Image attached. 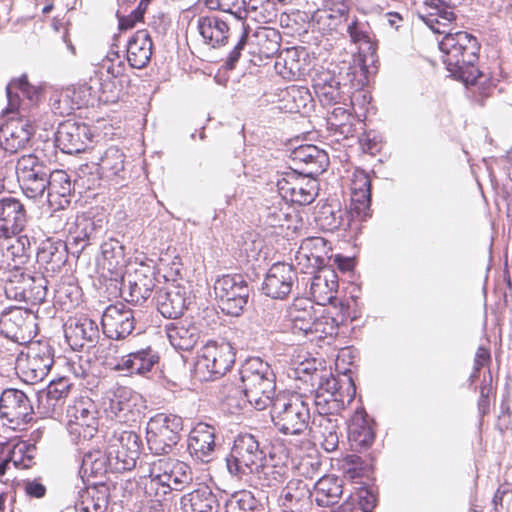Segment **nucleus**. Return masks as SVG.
Masks as SVG:
<instances>
[{
	"instance_id": "nucleus-56",
	"label": "nucleus",
	"mask_w": 512,
	"mask_h": 512,
	"mask_svg": "<svg viewBox=\"0 0 512 512\" xmlns=\"http://www.w3.org/2000/svg\"><path fill=\"white\" fill-rule=\"evenodd\" d=\"M101 253L111 266H117L124 261V246L116 239L110 238L101 244Z\"/></svg>"
},
{
	"instance_id": "nucleus-13",
	"label": "nucleus",
	"mask_w": 512,
	"mask_h": 512,
	"mask_svg": "<svg viewBox=\"0 0 512 512\" xmlns=\"http://www.w3.org/2000/svg\"><path fill=\"white\" fill-rule=\"evenodd\" d=\"M34 406L31 399L21 390L6 389L0 397V416L11 424L21 425L32 420Z\"/></svg>"
},
{
	"instance_id": "nucleus-62",
	"label": "nucleus",
	"mask_w": 512,
	"mask_h": 512,
	"mask_svg": "<svg viewBox=\"0 0 512 512\" xmlns=\"http://www.w3.org/2000/svg\"><path fill=\"white\" fill-rule=\"evenodd\" d=\"M34 277L35 275L25 272L24 277H22L24 282L21 287L8 288V298L28 303V292L30 291L33 283L35 282Z\"/></svg>"
},
{
	"instance_id": "nucleus-37",
	"label": "nucleus",
	"mask_w": 512,
	"mask_h": 512,
	"mask_svg": "<svg viewBox=\"0 0 512 512\" xmlns=\"http://www.w3.org/2000/svg\"><path fill=\"white\" fill-rule=\"evenodd\" d=\"M138 395L126 387H120L110 398L106 412L119 422H128L134 419L135 406Z\"/></svg>"
},
{
	"instance_id": "nucleus-50",
	"label": "nucleus",
	"mask_w": 512,
	"mask_h": 512,
	"mask_svg": "<svg viewBox=\"0 0 512 512\" xmlns=\"http://www.w3.org/2000/svg\"><path fill=\"white\" fill-rule=\"evenodd\" d=\"M347 32L352 42L360 45V51H376V46L370 39L368 25L366 23L354 20L348 25Z\"/></svg>"
},
{
	"instance_id": "nucleus-9",
	"label": "nucleus",
	"mask_w": 512,
	"mask_h": 512,
	"mask_svg": "<svg viewBox=\"0 0 512 512\" xmlns=\"http://www.w3.org/2000/svg\"><path fill=\"white\" fill-rule=\"evenodd\" d=\"M214 294L221 311L229 316H240L248 303L250 286L242 274H228L214 282Z\"/></svg>"
},
{
	"instance_id": "nucleus-51",
	"label": "nucleus",
	"mask_w": 512,
	"mask_h": 512,
	"mask_svg": "<svg viewBox=\"0 0 512 512\" xmlns=\"http://www.w3.org/2000/svg\"><path fill=\"white\" fill-rule=\"evenodd\" d=\"M107 452L111 462L110 467H112V472L122 473L135 468L137 459L131 458L129 454H126L110 444L107 446Z\"/></svg>"
},
{
	"instance_id": "nucleus-2",
	"label": "nucleus",
	"mask_w": 512,
	"mask_h": 512,
	"mask_svg": "<svg viewBox=\"0 0 512 512\" xmlns=\"http://www.w3.org/2000/svg\"><path fill=\"white\" fill-rule=\"evenodd\" d=\"M140 468L145 478V494L160 504L170 500L173 491H182L193 480L190 466L176 459L161 458Z\"/></svg>"
},
{
	"instance_id": "nucleus-17",
	"label": "nucleus",
	"mask_w": 512,
	"mask_h": 512,
	"mask_svg": "<svg viewBox=\"0 0 512 512\" xmlns=\"http://www.w3.org/2000/svg\"><path fill=\"white\" fill-rule=\"evenodd\" d=\"M297 280V272L292 265L287 263H275L266 273L262 284V291L273 299H284L292 291Z\"/></svg>"
},
{
	"instance_id": "nucleus-29",
	"label": "nucleus",
	"mask_w": 512,
	"mask_h": 512,
	"mask_svg": "<svg viewBox=\"0 0 512 512\" xmlns=\"http://www.w3.org/2000/svg\"><path fill=\"white\" fill-rule=\"evenodd\" d=\"M375 433L371 420L363 408H358L348 424V441L351 449L362 451L374 442Z\"/></svg>"
},
{
	"instance_id": "nucleus-7",
	"label": "nucleus",
	"mask_w": 512,
	"mask_h": 512,
	"mask_svg": "<svg viewBox=\"0 0 512 512\" xmlns=\"http://www.w3.org/2000/svg\"><path fill=\"white\" fill-rule=\"evenodd\" d=\"M235 362V351L229 342H208L198 353L195 374L201 381L223 376Z\"/></svg>"
},
{
	"instance_id": "nucleus-26",
	"label": "nucleus",
	"mask_w": 512,
	"mask_h": 512,
	"mask_svg": "<svg viewBox=\"0 0 512 512\" xmlns=\"http://www.w3.org/2000/svg\"><path fill=\"white\" fill-rule=\"evenodd\" d=\"M291 158L295 165L299 166L300 174L312 178L324 172L329 164L327 153L315 145H302L295 148Z\"/></svg>"
},
{
	"instance_id": "nucleus-32",
	"label": "nucleus",
	"mask_w": 512,
	"mask_h": 512,
	"mask_svg": "<svg viewBox=\"0 0 512 512\" xmlns=\"http://www.w3.org/2000/svg\"><path fill=\"white\" fill-rule=\"evenodd\" d=\"M109 488L104 483H96L78 491L75 502L77 512H104L107 509Z\"/></svg>"
},
{
	"instance_id": "nucleus-35",
	"label": "nucleus",
	"mask_w": 512,
	"mask_h": 512,
	"mask_svg": "<svg viewBox=\"0 0 512 512\" xmlns=\"http://www.w3.org/2000/svg\"><path fill=\"white\" fill-rule=\"evenodd\" d=\"M159 361V356L150 346L130 352L123 356L116 365L117 370H126L130 374L145 375Z\"/></svg>"
},
{
	"instance_id": "nucleus-8",
	"label": "nucleus",
	"mask_w": 512,
	"mask_h": 512,
	"mask_svg": "<svg viewBox=\"0 0 512 512\" xmlns=\"http://www.w3.org/2000/svg\"><path fill=\"white\" fill-rule=\"evenodd\" d=\"M98 414L97 405L88 396H80L68 404L67 430L72 441L78 444L96 435L99 425Z\"/></svg>"
},
{
	"instance_id": "nucleus-49",
	"label": "nucleus",
	"mask_w": 512,
	"mask_h": 512,
	"mask_svg": "<svg viewBox=\"0 0 512 512\" xmlns=\"http://www.w3.org/2000/svg\"><path fill=\"white\" fill-rule=\"evenodd\" d=\"M338 334V322L330 316H317L311 327L310 340L333 339Z\"/></svg>"
},
{
	"instance_id": "nucleus-53",
	"label": "nucleus",
	"mask_w": 512,
	"mask_h": 512,
	"mask_svg": "<svg viewBox=\"0 0 512 512\" xmlns=\"http://www.w3.org/2000/svg\"><path fill=\"white\" fill-rule=\"evenodd\" d=\"M294 373L295 379L309 384L312 388L326 379L327 376H330V374L324 373V371L314 367L310 362L300 363L294 370Z\"/></svg>"
},
{
	"instance_id": "nucleus-42",
	"label": "nucleus",
	"mask_w": 512,
	"mask_h": 512,
	"mask_svg": "<svg viewBox=\"0 0 512 512\" xmlns=\"http://www.w3.org/2000/svg\"><path fill=\"white\" fill-rule=\"evenodd\" d=\"M52 174L47 167H38L35 172L19 176L25 195L31 199L41 198L50 186Z\"/></svg>"
},
{
	"instance_id": "nucleus-44",
	"label": "nucleus",
	"mask_w": 512,
	"mask_h": 512,
	"mask_svg": "<svg viewBox=\"0 0 512 512\" xmlns=\"http://www.w3.org/2000/svg\"><path fill=\"white\" fill-rule=\"evenodd\" d=\"M108 444L129 454L131 458L138 460L140 456L142 442L140 436L134 431H114Z\"/></svg>"
},
{
	"instance_id": "nucleus-41",
	"label": "nucleus",
	"mask_w": 512,
	"mask_h": 512,
	"mask_svg": "<svg viewBox=\"0 0 512 512\" xmlns=\"http://www.w3.org/2000/svg\"><path fill=\"white\" fill-rule=\"evenodd\" d=\"M342 482L334 476H324L314 484V496L318 506L326 507L334 505L342 495Z\"/></svg>"
},
{
	"instance_id": "nucleus-34",
	"label": "nucleus",
	"mask_w": 512,
	"mask_h": 512,
	"mask_svg": "<svg viewBox=\"0 0 512 512\" xmlns=\"http://www.w3.org/2000/svg\"><path fill=\"white\" fill-rule=\"evenodd\" d=\"M197 28L203 42L211 48H219L228 42L229 26L226 21L216 16H201Z\"/></svg>"
},
{
	"instance_id": "nucleus-5",
	"label": "nucleus",
	"mask_w": 512,
	"mask_h": 512,
	"mask_svg": "<svg viewBox=\"0 0 512 512\" xmlns=\"http://www.w3.org/2000/svg\"><path fill=\"white\" fill-rule=\"evenodd\" d=\"M183 420L175 414L157 413L147 423L146 440L155 455L169 454L181 438Z\"/></svg>"
},
{
	"instance_id": "nucleus-33",
	"label": "nucleus",
	"mask_w": 512,
	"mask_h": 512,
	"mask_svg": "<svg viewBox=\"0 0 512 512\" xmlns=\"http://www.w3.org/2000/svg\"><path fill=\"white\" fill-rule=\"evenodd\" d=\"M92 163L97 166L101 178H125V155L117 147L111 146L98 156L92 157Z\"/></svg>"
},
{
	"instance_id": "nucleus-23",
	"label": "nucleus",
	"mask_w": 512,
	"mask_h": 512,
	"mask_svg": "<svg viewBox=\"0 0 512 512\" xmlns=\"http://www.w3.org/2000/svg\"><path fill=\"white\" fill-rule=\"evenodd\" d=\"M278 503L283 512H308L312 503V491L305 481L292 479L282 489Z\"/></svg>"
},
{
	"instance_id": "nucleus-30",
	"label": "nucleus",
	"mask_w": 512,
	"mask_h": 512,
	"mask_svg": "<svg viewBox=\"0 0 512 512\" xmlns=\"http://www.w3.org/2000/svg\"><path fill=\"white\" fill-rule=\"evenodd\" d=\"M182 512H218L220 503L207 485H200L180 499Z\"/></svg>"
},
{
	"instance_id": "nucleus-38",
	"label": "nucleus",
	"mask_w": 512,
	"mask_h": 512,
	"mask_svg": "<svg viewBox=\"0 0 512 512\" xmlns=\"http://www.w3.org/2000/svg\"><path fill=\"white\" fill-rule=\"evenodd\" d=\"M152 40L145 30L137 31L127 43V60L132 68L142 69L150 61Z\"/></svg>"
},
{
	"instance_id": "nucleus-43",
	"label": "nucleus",
	"mask_w": 512,
	"mask_h": 512,
	"mask_svg": "<svg viewBox=\"0 0 512 512\" xmlns=\"http://www.w3.org/2000/svg\"><path fill=\"white\" fill-rule=\"evenodd\" d=\"M20 93L31 101L37 95L36 89L28 83L26 75H22L18 79H13L7 85L6 94L8 106L4 111L5 113H13L19 108Z\"/></svg>"
},
{
	"instance_id": "nucleus-12",
	"label": "nucleus",
	"mask_w": 512,
	"mask_h": 512,
	"mask_svg": "<svg viewBox=\"0 0 512 512\" xmlns=\"http://www.w3.org/2000/svg\"><path fill=\"white\" fill-rule=\"evenodd\" d=\"M91 129L82 122L68 119L59 124L55 142L57 147L66 154H77L85 151L91 142Z\"/></svg>"
},
{
	"instance_id": "nucleus-28",
	"label": "nucleus",
	"mask_w": 512,
	"mask_h": 512,
	"mask_svg": "<svg viewBox=\"0 0 512 512\" xmlns=\"http://www.w3.org/2000/svg\"><path fill=\"white\" fill-rule=\"evenodd\" d=\"M314 304L308 298H296L287 307L284 318L289 323L293 333H303L309 336L315 321Z\"/></svg>"
},
{
	"instance_id": "nucleus-14",
	"label": "nucleus",
	"mask_w": 512,
	"mask_h": 512,
	"mask_svg": "<svg viewBox=\"0 0 512 512\" xmlns=\"http://www.w3.org/2000/svg\"><path fill=\"white\" fill-rule=\"evenodd\" d=\"M105 227L101 219L94 220L86 216H78L74 226L70 228L66 243L70 253L77 257L84 249L101 238Z\"/></svg>"
},
{
	"instance_id": "nucleus-27",
	"label": "nucleus",
	"mask_w": 512,
	"mask_h": 512,
	"mask_svg": "<svg viewBox=\"0 0 512 512\" xmlns=\"http://www.w3.org/2000/svg\"><path fill=\"white\" fill-rule=\"evenodd\" d=\"M337 416L317 413L308 427L312 437L318 440L327 452L335 451L339 445V420Z\"/></svg>"
},
{
	"instance_id": "nucleus-22",
	"label": "nucleus",
	"mask_w": 512,
	"mask_h": 512,
	"mask_svg": "<svg viewBox=\"0 0 512 512\" xmlns=\"http://www.w3.org/2000/svg\"><path fill=\"white\" fill-rule=\"evenodd\" d=\"M345 87L340 77L329 70L320 71L313 78L314 92L323 106L346 105L348 95L344 91Z\"/></svg>"
},
{
	"instance_id": "nucleus-25",
	"label": "nucleus",
	"mask_w": 512,
	"mask_h": 512,
	"mask_svg": "<svg viewBox=\"0 0 512 512\" xmlns=\"http://www.w3.org/2000/svg\"><path fill=\"white\" fill-rule=\"evenodd\" d=\"M0 237L9 238L18 234L27 222L24 205L14 197L0 199Z\"/></svg>"
},
{
	"instance_id": "nucleus-31",
	"label": "nucleus",
	"mask_w": 512,
	"mask_h": 512,
	"mask_svg": "<svg viewBox=\"0 0 512 512\" xmlns=\"http://www.w3.org/2000/svg\"><path fill=\"white\" fill-rule=\"evenodd\" d=\"M165 330L170 344L177 350H191L200 338L199 328L187 320L170 322Z\"/></svg>"
},
{
	"instance_id": "nucleus-15",
	"label": "nucleus",
	"mask_w": 512,
	"mask_h": 512,
	"mask_svg": "<svg viewBox=\"0 0 512 512\" xmlns=\"http://www.w3.org/2000/svg\"><path fill=\"white\" fill-rule=\"evenodd\" d=\"M70 388L71 384L65 378L51 381L45 389L35 394L37 413L42 417L56 418L60 416Z\"/></svg>"
},
{
	"instance_id": "nucleus-10",
	"label": "nucleus",
	"mask_w": 512,
	"mask_h": 512,
	"mask_svg": "<svg viewBox=\"0 0 512 512\" xmlns=\"http://www.w3.org/2000/svg\"><path fill=\"white\" fill-rule=\"evenodd\" d=\"M355 386L352 379H347V392L342 390L341 380L332 374L316 385L314 404L318 414L339 415L347 402L353 400Z\"/></svg>"
},
{
	"instance_id": "nucleus-16",
	"label": "nucleus",
	"mask_w": 512,
	"mask_h": 512,
	"mask_svg": "<svg viewBox=\"0 0 512 512\" xmlns=\"http://www.w3.org/2000/svg\"><path fill=\"white\" fill-rule=\"evenodd\" d=\"M134 324L133 311L123 304L109 305L101 318L104 335L113 340H121L129 336L135 328Z\"/></svg>"
},
{
	"instance_id": "nucleus-52",
	"label": "nucleus",
	"mask_w": 512,
	"mask_h": 512,
	"mask_svg": "<svg viewBox=\"0 0 512 512\" xmlns=\"http://www.w3.org/2000/svg\"><path fill=\"white\" fill-rule=\"evenodd\" d=\"M371 193L351 192V203L349 214L364 221L371 217Z\"/></svg>"
},
{
	"instance_id": "nucleus-58",
	"label": "nucleus",
	"mask_w": 512,
	"mask_h": 512,
	"mask_svg": "<svg viewBox=\"0 0 512 512\" xmlns=\"http://www.w3.org/2000/svg\"><path fill=\"white\" fill-rule=\"evenodd\" d=\"M352 116L348 109L344 107H334L331 112H329V116L327 118V123L331 129L335 131H339L340 133H345L346 126H350V120ZM349 132V129L347 130Z\"/></svg>"
},
{
	"instance_id": "nucleus-60",
	"label": "nucleus",
	"mask_w": 512,
	"mask_h": 512,
	"mask_svg": "<svg viewBox=\"0 0 512 512\" xmlns=\"http://www.w3.org/2000/svg\"><path fill=\"white\" fill-rule=\"evenodd\" d=\"M249 31L247 28H243V32L239 37L236 45L229 52L226 60L224 61L223 67L226 70H233L236 67L237 62L241 57V53L244 50L248 41Z\"/></svg>"
},
{
	"instance_id": "nucleus-20",
	"label": "nucleus",
	"mask_w": 512,
	"mask_h": 512,
	"mask_svg": "<svg viewBox=\"0 0 512 512\" xmlns=\"http://www.w3.org/2000/svg\"><path fill=\"white\" fill-rule=\"evenodd\" d=\"M64 333L73 350L93 347L99 338L97 323L85 316L70 318L64 325Z\"/></svg>"
},
{
	"instance_id": "nucleus-63",
	"label": "nucleus",
	"mask_w": 512,
	"mask_h": 512,
	"mask_svg": "<svg viewBox=\"0 0 512 512\" xmlns=\"http://www.w3.org/2000/svg\"><path fill=\"white\" fill-rule=\"evenodd\" d=\"M34 280L35 282L28 292V303L32 304L43 302L47 295L46 279L42 275L36 274Z\"/></svg>"
},
{
	"instance_id": "nucleus-11",
	"label": "nucleus",
	"mask_w": 512,
	"mask_h": 512,
	"mask_svg": "<svg viewBox=\"0 0 512 512\" xmlns=\"http://www.w3.org/2000/svg\"><path fill=\"white\" fill-rule=\"evenodd\" d=\"M156 281L155 268L140 264L133 273L123 278L120 288L121 295L129 303L142 305L152 295Z\"/></svg>"
},
{
	"instance_id": "nucleus-48",
	"label": "nucleus",
	"mask_w": 512,
	"mask_h": 512,
	"mask_svg": "<svg viewBox=\"0 0 512 512\" xmlns=\"http://www.w3.org/2000/svg\"><path fill=\"white\" fill-rule=\"evenodd\" d=\"M316 196L317 185L315 179L305 181L304 178L300 177L297 184L293 186V190L286 201L299 205H308L315 200Z\"/></svg>"
},
{
	"instance_id": "nucleus-1",
	"label": "nucleus",
	"mask_w": 512,
	"mask_h": 512,
	"mask_svg": "<svg viewBox=\"0 0 512 512\" xmlns=\"http://www.w3.org/2000/svg\"><path fill=\"white\" fill-rule=\"evenodd\" d=\"M444 34L439 42V49L443 53V63L451 75L466 86H476L482 78L486 81L487 78L476 67L480 50L477 38L467 31L446 30Z\"/></svg>"
},
{
	"instance_id": "nucleus-55",
	"label": "nucleus",
	"mask_w": 512,
	"mask_h": 512,
	"mask_svg": "<svg viewBox=\"0 0 512 512\" xmlns=\"http://www.w3.org/2000/svg\"><path fill=\"white\" fill-rule=\"evenodd\" d=\"M343 15L336 13L334 9H318L312 16L314 25L320 31H331L336 29Z\"/></svg>"
},
{
	"instance_id": "nucleus-24",
	"label": "nucleus",
	"mask_w": 512,
	"mask_h": 512,
	"mask_svg": "<svg viewBox=\"0 0 512 512\" xmlns=\"http://www.w3.org/2000/svg\"><path fill=\"white\" fill-rule=\"evenodd\" d=\"M155 300L157 310L168 319L176 320L187 308L185 288L174 283L159 288Z\"/></svg>"
},
{
	"instance_id": "nucleus-54",
	"label": "nucleus",
	"mask_w": 512,
	"mask_h": 512,
	"mask_svg": "<svg viewBox=\"0 0 512 512\" xmlns=\"http://www.w3.org/2000/svg\"><path fill=\"white\" fill-rule=\"evenodd\" d=\"M53 363L54 360L50 353V349L48 346H45L42 349L39 348L38 351L31 348L27 354V359L24 364H27L34 369L37 368L38 370L49 373Z\"/></svg>"
},
{
	"instance_id": "nucleus-21",
	"label": "nucleus",
	"mask_w": 512,
	"mask_h": 512,
	"mask_svg": "<svg viewBox=\"0 0 512 512\" xmlns=\"http://www.w3.org/2000/svg\"><path fill=\"white\" fill-rule=\"evenodd\" d=\"M215 427L198 423L190 432L188 438V451L191 457L202 463H209L215 457Z\"/></svg>"
},
{
	"instance_id": "nucleus-19",
	"label": "nucleus",
	"mask_w": 512,
	"mask_h": 512,
	"mask_svg": "<svg viewBox=\"0 0 512 512\" xmlns=\"http://www.w3.org/2000/svg\"><path fill=\"white\" fill-rule=\"evenodd\" d=\"M416 14L434 33H446L448 27L456 15L452 6L446 0H425L417 8Z\"/></svg>"
},
{
	"instance_id": "nucleus-57",
	"label": "nucleus",
	"mask_w": 512,
	"mask_h": 512,
	"mask_svg": "<svg viewBox=\"0 0 512 512\" xmlns=\"http://www.w3.org/2000/svg\"><path fill=\"white\" fill-rule=\"evenodd\" d=\"M255 473L258 474V479L261 481L262 486L274 487L281 483L284 479V474L281 469L274 465L262 464Z\"/></svg>"
},
{
	"instance_id": "nucleus-59",
	"label": "nucleus",
	"mask_w": 512,
	"mask_h": 512,
	"mask_svg": "<svg viewBox=\"0 0 512 512\" xmlns=\"http://www.w3.org/2000/svg\"><path fill=\"white\" fill-rule=\"evenodd\" d=\"M300 176L297 174L296 170L283 172L280 174L276 180V187L279 193V196L283 200H287L291 191L293 190V186L297 184Z\"/></svg>"
},
{
	"instance_id": "nucleus-61",
	"label": "nucleus",
	"mask_w": 512,
	"mask_h": 512,
	"mask_svg": "<svg viewBox=\"0 0 512 512\" xmlns=\"http://www.w3.org/2000/svg\"><path fill=\"white\" fill-rule=\"evenodd\" d=\"M207 7L211 10H220L237 16L245 4L244 0H206Z\"/></svg>"
},
{
	"instance_id": "nucleus-40",
	"label": "nucleus",
	"mask_w": 512,
	"mask_h": 512,
	"mask_svg": "<svg viewBox=\"0 0 512 512\" xmlns=\"http://www.w3.org/2000/svg\"><path fill=\"white\" fill-rule=\"evenodd\" d=\"M338 282L333 272L319 274L311 278L310 295L318 305L325 306L336 299Z\"/></svg>"
},
{
	"instance_id": "nucleus-6",
	"label": "nucleus",
	"mask_w": 512,
	"mask_h": 512,
	"mask_svg": "<svg viewBox=\"0 0 512 512\" xmlns=\"http://www.w3.org/2000/svg\"><path fill=\"white\" fill-rule=\"evenodd\" d=\"M264 457L265 454L253 435L240 434L234 440L230 453L225 458L226 468L231 476L241 479L255 473Z\"/></svg>"
},
{
	"instance_id": "nucleus-36",
	"label": "nucleus",
	"mask_w": 512,
	"mask_h": 512,
	"mask_svg": "<svg viewBox=\"0 0 512 512\" xmlns=\"http://www.w3.org/2000/svg\"><path fill=\"white\" fill-rule=\"evenodd\" d=\"M315 220L322 230L333 232L349 228L352 218L349 212L342 209L339 204L326 203L316 212Z\"/></svg>"
},
{
	"instance_id": "nucleus-18",
	"label": "nucleus",
	"mask_w": 512,
	"mask_h": 512,
	"mask_svg": "<svg viewBox=\"0 0 512 512\" xmlns=\"http://www.w3.org/2000/svg\"><path fill=\"white\" fill-rule=\"evenodd\" d=\"M35 133V127L28 118H11L0 127V145L10 153H16L24 148L31 136Z\"/></svg>"
},
{
	"instance_id": "nucleus-4",
	"label": "nucleus",
	"mask_w": 512,
	"mask_h": 512,
	"mask_svg": "<svg viewBox=\"0 0 512 512\" xmlns=\"http://www.w3.org/2000/svg\"><path fill=\"white\" fill-rule=\"evenodd\" d=\"M269 406L272 423L279 433L300 436L308 430L311 414L303 395L279 392Z\"/></svg>"
},
{
	"instance_id": "nucleus-64",
	"label": "nucleus",
	"mask_w": 512,
	"mask_h": 512,
	"mask_svg": "<svg viewBox=\"0 0 512 512\" xmlns=\"http://www.w3.org/2000/svg\"><path fill=\"white\" fill-rule=\"evenodd\" d=\"M38 167H46L39 162L38 158L33 155H23L17 162L16 170L18 177L26 174H30L36 171Z\"/></svg>"
},
{
	"instance_id": "nucleus-39",
	"label": "nucleus",
	"mask_w": 512,
	"mask_h": 512,
	"mask_svg": "<svg viewBox=\"0 0 512 512\" xmlns=\"http://www.w3.org/2000/svg\"><path fill=\"white\" fill-rule=\"evenodd\" d=\"M70 247L66 241L47 239L38 249L37 259L40 263L46 264L47 270L58 271L67 262Z\"/></svg>"
},
{
	"instance_id": "nucleus-45",
	"label": "nucleus",
	"mask_w": 512,
	"mask_h": 512,
	"mask_svg": "<svg viewBox=\"0 0 512 512\" xmlns=\"http://www.w3.org/2000/svg\"><path fill=\"white\" fill-rule=\"evenodd\" d=\"M110 463L107 450L105 452L93 450L84 454L81 470L84 473H89L90 475L101 476L109 471L112 472Z\"/></svg>"
},
{
	"instance_id": "nucleus-47",
	"label": "nucleus",
	"mask_w": 512,
	"mask_h": 512,
	"mask_svg": "<svg viewBox=\"0 0 512 512\" xmlns=\"http://www.w3.org/2000/svg\"><path fill=\"white\" fill-rule=\"evenodd\" d=\"M85 90H68L64 94H61L58 100L53 103V109L55 113L60 115H69L75 109H80L86 104Z\"/></svg>"
},
{
	"instance_id": "nucleus-3",
	"label": "nucleus",
	"mask_w": 512,
	"mask_h": 512,
	"mask_svg": "<svg viewBox=\"0 0 512 512\" xmlns=\"http://www.w3.org/2000/svg\"><path fill=\"white\" fill-rule=\"evenodd\" d=\"M242 393L256 410H264L276 398V377L271 366L259 357L245 360L239 370Z\"/></svg>"
},
{
	"instance_id": "nucleus-46",
	"label": "nucleus",
	"mask_w": 512,
	"mask_h": 512,
	"mask_svg": "<svg viewBox=\"0 0 512 512\" xmlns=\"http://www.w3.org/2000/svg\"><path fill=\"white\" fill-rule=\"evenodd\" d=\"M226 512H261L258 500L250 491L232 494L225 502Z\"/></svg>"
}]
</instances>
